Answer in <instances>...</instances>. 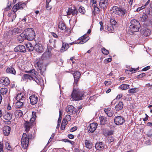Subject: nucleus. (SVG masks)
<instances>
[{"instance_id": "f257e3e1", "label": "nucleus", "mask_w": 152, "mask_h": 152, "mask_svg": "<svg viewBox=\"0 0 152 152\" xmlns=\"http://www.w3.org/2000/svg\"><path fill=\"white\" fill-rule=\"evenodd\" d=\"M26 72L28 74H25L22 77V79L25 81L28 79L30 80H33L35 81L37 84L39 83V79L40 77L39 75H38L37 73L35 71V70L33 69L31 70L26 71ZM27 81V80L26 81Z\"/></svg>"}, {"instance_id": "f03ea898", "label": "nucleus", "mask_w": 152, "mask_h": 152, "mask_svg": "<svg viewBox=\"0 0 152 152\" xmlns=\"http://www.w3.org/2000/svg\"><path fill=\"white\" fill-rule=\"evenodd\" d=\"M129 30L132 33L137 32L140 26L139 22L136 20H133L130 22Z\"/></svg>"}, {"instance_id": "7ed1b4c3", "label": "nucleus", "mask_w": 152, "mask_h": 152, "mask_svg": "<svg viewBox=\"0 0 152 152\" xmlns=\"http://www.w3.org/2000/svg\"><path fill=\"white\" fill-rule=\"evenodd\" d=\"M31 135H27L26 133H23L21 140L22 147L24 149H26L29 143V139L31 137Z\"/></svg>"}, {"instance_id": "20e7f679", "label": "nucleus", "mask_w": 152, "mask_h": 152, "mask_svg": "<svg viewBox=\"0 0 152 152\" xmlns=\"http://www.w3.org/2000/svg\"><path fill=\"white\" fill-rule=\"evenodd\" d=\"M24 32L26 39L29 41L33 40L35 38V32L32 28L26 29Z\"/></svg>"}, {"instance_id": "39448f33", "label": "nucleus", "mask_w": 152, "mask_h": 152, "mask_svg": "<svg viewBox=\"0 0 152 152\" xmlns=\"http://www.w3.org/2000/svg\"><path fill=\"white\" fill-rule=\"evenodd\" d=\"M83 95V93L78 89H74L71 95L72 99L73 100H81Z\"/></svg>"}, {"instance_id": "423d86ee", "label": "nucleus", "mask_w": 152, "mask_h": 152, "mask_svg": "<svg viewBox=\"0 0 152 152\" xmlns=\"http://www.w3.org/2000/svg\"><path fill=\"white\" fill-rule=\"evenodd\" d=\"M32 117L31 118L30 122L26 121L24 124V127L25 128V130L27 132L32 127L33 123L35 121L36 117V112H33L32 113Z\"/></svg>"}, {"instance_id": "0eeeda50", "label": "nucleus", "mask_w": 152, "mask_h": 152, "mask_svg": "<svg viewBox=\"0 0 152 152\" xmlns=\"http://www.w3.org/2000/svg\"><path fill=\"white\" fill-rule=\"evenodd\" d=\"M111 11L120 16H123L126 12V10L124 8L117 6L113 7L111 10Z\"/></svg>"}, {"instance_id": "6e6552de", "label": "nucleus", "mask_w": 152, "mask_h": 152, "mask_svg": "<svg viewBox=\"0 0 152 152\" xmlns=\"http://www.w3.org/2000/svg\"><path fill=\"white\" fill-rule=\"evenodd\" d=\"M35 66L36 68L39 69L41 74L43 75L46 70V68L43 65L42 61L39 59L36 60L35 62Z\"/></svg>"}, {"instance_id": "1a4fd4ad", "label": "nucleus", "mask_w": 152, "mask_h": 152, "mask_svg": "<svg viewBox=\"0 0 152 152\" xmlns=\"http://www.w3.org/2000/svg\"><path fill=\"white\" fill-rule=\"evenodd\" d=\"M89 39V37L88 36H86V34H85L82 36L80 37L78 39L80 40L79 42L77 43L76 41L73 42L69 43V44L72 45L73 44L78 43L79 44H82L86 42H87Z\"/></svg>"}, {"instance_id": "9d476101", "label": "nucleus", "mask_w": 152, "mask_h": 152, "mask_svg": "<svg viewBox=\"0 0 152 152\" xmlns=\"http://www.w3.org/2000/svg\"><path fill=\"white\" fill-rule=\"evenodd\" d=\"M52 50L51 48H50L49 46H48L47 49L41 56V59L42 60H45L50 58L52 56L51 53Z\"/></svg>"}, {"instance_id": "9b49d317", "label": "nucleus", "mask_w": 152, "mask_h": 152, "mask_svg": "<svg viewBox=\"0 0 152 152\" xmlns=\"http://www.w3.org/2000/svg\"><path fill=\"white\" fill-rule=\"evenodd\" d=\"M26 6V4L25 3L20 2L13 6L12 10L13 12H16L18 10L23 9Z\"/></svg>"}, {"instance_id": "f8f14e48", "label": "nucleus", "mask_w": 152, "mask_h": 152, "mask_svg": "<svg viewBox=\"0 0 152 152\" xmlns=\"http://www.w3.org/2000/svg\"><path fill=\"white\" fill-rule=\"evenodd\" d=\"M114 122L117 125H121L123 124L125 122V120L123 117L118 116L116 117L115 118Z\"/></svg>"}, {"instance_id": "ddd939ff", "label": "nucleus", "mask_w": 152, "mask_h": 152, "mask_svg": "<svg viewBox=\"0 0 152 152\" xmlns=\"http://www.w3.org/2000/svg\"><path fill=\"white\" fill-rule=\"evenodd\" d=\"M97 126V123H93L91 124L87 127L88 131L91 133L93 132L96 129Z\"/></svg>"}, {"instance_id": "4468645a", "label": "nucleus", "mask_w": 152, "mask_h": 152, "mask_svg": "<svg viewBox=\"0 0 152 152\" xmlns=\"http://www.w3.org/2000/svg\"><path fill=\"white\" fill-rule=\"evenodd\" d=\"M66 110L69 114L72 115L75 113L76 109L72 105H69L67 106Z\"/></svg>"}, {"instance_id": "2eb2a0df", "label": "nucleus", "mask_w": 152, "mask_h": 152, "mask_svg": "<svg viewBox=\"0 0 152 152\" xmlns=\"http://www.w3.org/2000/svg\"><path fill=\"white\" fill-rule=\"evenodd\" d=\"M30 103L32 105L36 104L38 102V98L34 94L32 95L29 97Z\"/></svg>"}, {"instance_id": "dca6fc26", "label": "nucleus", "mask_w": 152, "mask_h": 152, "mask_svg": "<svg viewBox=\"0 0 152 152\" xmlns=\"http://www.w3.org/2000/svg\"><path fill=\"white\" fill-rule=\"evenodd\" d=\"M34 49L39 53H42L44 50L43 47L40 44H36L34 46Z\"/></svg>"}, {"instance_id": "f3484780", "label": "nucleus", "mask_w": 152, "mask_h": 152, "mask_svg": "<svg viewBox=\"0 0 152 152\" xmlns=\"http://www.w3.org/2000/svg\"><path fill=\"white\" fill-rule=\"evenodd\" d=\"M0 83L5 86H6L10 84V81L8 77H4L0 80Z\"/></svg>"}, {"instance_id": "a211bd4d", "label": "nucleus", "mask_w": 152, "mask_h": 152, "mask_svg": "<svg viewBox=\"0 0 152 152\" xmlns=\"http://www.w3.org/2000/svg\"><path fill=\"white\" fill-rule=\"evenodd\" d=\"M95 147L97 150L102 151L105 148L104 144L102 142H97L95 145Z\"/></svg>"}, {"instance_id": "6ab92c4d", "label": "nucleus", "mask_w": 152, "mask_h": 152, "mask_svg": "<svg viewBox=\"0 0 152 152\" xmlns=\"http://www.w3.org/2000/svg\"><path fill=\"white\" fill-rule=\"evenodd\" d=\"M14 51L16 52L19 51L21 52H24L26 51V48L23 45H19L14 48Z\"/></svg>"}, {"instance_id": "aec40b11", "label": "nucleus", "mask_w": 152, "mask_h": 152, "mask_svg": "<svg viewBox=\"0 0 152 152\" xmlns=\"http://www.w3.org/2000/svg\"><path fill=\"white\" fill-rule=\"evenodd\" d=\"M66 12L67 15H77L78 13V12L77 11V10L75 9H72L70 8L68 9Z\"/></svg>"}, {"instance_id": "412c9836", "label": "nucleus", "mask_w": 152, "mask_h": 152, "mask_svg": "<svg viewBox=\"0 0 152 152\" xmlns=\"http://www.w3.org/2000/svg\"><path fill=\"white\" fill-rule=\"evenodd\" d=\"M3 130L4 135L5 136H7L10 133L11 128L8 126H6L3 128Z\"/></svg>"}, {"instance_id": "4be33fe9", "label": "nucleus", "mask_w": 152, "mask_h": 152, "mask_svg": "<svg viewBox=\"0 0 152 152\" xmlns=\"http://www.w3.org/2000/svg\"><path fill=\"white\" fill-rule=\"evenodd\" d=\"M108 5L107 0H100L99 3V5L102 8L105 9Z\"/></svg>"}, {"instance_id": "5701e85b", "label": "nucleus", "mask_w": 152, "mask_h": 152, "mask_svg": "<svg viewBox=\"0 0 152 152\" xmlns=\"http://www.w3.org/2000/svg\"><path fill=\"white\" fill-rule=\"evenodd\" d=\"M80 72H76L74 73L73 75L74 77V84L75 85L77 84V82L80 77Z\"/></svg>"}, {"instance_id": "b1692460", "label": "nucleus", "mask_w": 152, "mask_h": 152, "mask_svg": "<svg viewBox=\"0 0 152 152\" xmlns=\"http://www.w3.org/2000/svg\"><path fill=\"white\" fill-rule=\"evenodd\" d=\"M105 113L109 117H110L113 115L114 113L111 108L110 107H108L107 108H105L104 109Z\"/></svg>"}, {"instance_id": "393cba45", "label": "nucleus", "mask_w": 152, "mask_h": 152, "mask_svg": "<svg viewBox=\"0 0 152 152\" xmlns=\"http://www.w3.org/2000/svg\"><path fill=\"white\" fill-rule=\"evenodd\" d=\"M21 32V30L18 28H15L12 31L9 30L8 32V35L9 36L11 35L14 33L18 34Z\"/></svg>"}, {"instance_id": "a878e982", "label": "nucleus", "mask_w": 152, "mask_h": 152, "mask_svg": "<svg viewBox=\"0 0 152 152\" xmlns=\"http://www.w3.org/2000/svg\"><path fill=\"white\" fill-rule=\"evenodd\" d=\"M69 47V44L63 42L62 46L61 49L60 51L61 52H63L67 50Z\"/></svg>"}, {"instance_id": "bb28decb", "label": "nucleus", "mask_w": 152, "mask_h": 152, "mask_svg": "<svg viewBox=\"0 0 152 152\" xmlns=\"http://www.w3.org/2000/svg\"><path fill=\"white\" fill-rule=\"evenodd\" d=\"M25 98V96L24 93H20L18 94L16 99L17 101H23L24 100Z\"/></svg>"}, {"instance_id": "cd10ccee", "label": "nucleus", "mask_w": 152, "mask_h": 152, "mask_svg": "<svg viewBox=\"0 0 152 152\" xmlns=\"http://www.w3.org/2000/svg\"><path fill=\"white\" fill-rule=\"evenodd\" d=\"M99 118L100 124L101 125H104L107 123V120L106 117L104 116H102L100 117Z\"/></svg>"}, {"instance_id": "c85d7f7f", "label": "nucleus", "mask_w": 152, "mask_h": 152, "mask_svg": "<svg viewBox=\"0 0 152 152\" xmlns=\"http://www.w3.org/2000/svg\"><path fill=\"white\" fill-rule=\"evenodd\" d=\"M85 144V146L87 148L90 149L92 146V144L91 142L89 140H86Z\"/></svg>"}, {"instance_id": "c756f323", "label": "nucleus", "mask_w": 152, "mask_h": 152, "mask_svg": "<svg viewBox=\"0 0 152 152\" xmlns=\"http://www.w3.org/2000/svg\"><path fill=\"white\" fill-rule=\"evenodd\" d=\"M6 72L7 73L12 74L15 75L16 71L15 69L12 67L7 68L6 70Z\"/></svg>"}, {"instance_id": "7c9ffc66", "label": "nucleus", "mask_w": 152, "mask_h": 152, "mask_svg": "<svg viewBox=\"0 0 152 152\" xmlns=\"http://www.w3.org/2000/svg\"><path fill=\"white\" fill-rule=\"evenodd\" d=\"M25 37L24 32H23L18 37L17 39L20 42H21L23 41L24 39H26V37Z\"/></svg>"}, {"instance_id": "2f4dec72", "label": "nucleus", "mask_w": 152, "mask_h": 152, "mask_svg": "<svg viewBox=\"0 0 152 152\" xmlns=\"http://www.w3.org/2000/svg\"><path fill=\"white\" fill-rule=\"evenodd\" d=\"M123 107V103L122 102H120L118 104L115 106V109L116 110H119L122 109Z\"/></svg>"}, {"instance_id": "473e14b6", "label": "nucleus", "mask_w": 152, "mask_h": 152, "mask_svg": "<svg viewBox=\"0 0 152 152\" xmlns=\"http://www.w3.org/2000/svg\"><path fill=\"white\" fill-rule=\"evenodd\" d=\"M151 31L148 29H145L143 30L142 32L144 36L147 37L150 35Z\"/></svg>"}, {"instance_id": "72a5a7b5", "label": "nucleus", "mask_w": 152, "mask_h": 152, "mask_svg": "<svg viewBox=\"0 0 152 152\" xmlns=\"http://www.w3.org/2000/svg\"><path fill=\"white\" fill-rule=\"evenodd\" d=\"M49 42L50 43V45L48 46H49L50 48H51L52 49L53 48L55 47V44L56 42V40L50 39L49 40Z\"/></svg>"}, {"instance_id": "f704fd0d", "label": "nucleus", "mask_w": 152, "mask_h": 152, "mask_svg": "<svg viewBox=\"0 0 152 152\" xmlns=\"http://www.w3.org/2000/svg\"><path fill=\"white\" fill-rule=\"evenodd\" d=\"M26 46L27 50L29 51H32L34 49V48L32 44L30 42L27 43L26 45Z\"/></svg>"}, {"instance_id": "c9c22d12", "label": "nucleus", "mask_w": 152, "mask_h": 152, "mask_svg": "<svg viewBox=\"0 0 152 152\" xmlns=\"http://www.w3.org/2000/svg\"><path fill=\"white\" fill-rule=\"evenodd\" d=\"M15 116L17 118H20L23 115L22 112L20 110H17L15 112Z\"/></svg>"}, {"instance_id": "e433bc0d", "label": "nucleus", "mask_w": 152, "mask_h": 152, "mask_svg": "<svg viewBox=\"0 0 152 152\" xmlns=\"http://www.w3.org/2000/svg\"><path fill=\"white\" fill-rule=\"evenodd\" d=\"M12 117V115L10 113H7L4 116V118L7 120H10Z\"/></svg>"}, {"instance_id": "4c0bfd02", "label": "nucleus", "mask_w": 152, "mask_h": 152, "mask_svg": "<svg viewBox=\"0 0 152 152\" xmlns=\"http://www.w3.org/2000/svg\"><path fill=\"white\" fill-rule=\"evenodd\" d=\"M58 27L59 28L62 30H64L66 28V26L62 22L59 23Z\"/></svg>"}, {"instance_id": "58836bf2", "label": "nucleus", "mask_w": 152, "mask_h": 152, "mask_svg": "<svg viewBox=\"0 0 152 152\" xmlns=\"http://www.w3.org/2000/svg\"><path fill=\"white\" fill-rule=\"evenodd\" d=\"M23 104V102L20 101H18L16 102L15 104V107L16 108H18L21 107Z\"/></svg>"}, {"instance_id": "ea45409f", "label": "nucleus", "mask_w": 152, "mask_h": 152, "mask_svg": "<svg viewBox=\"0 0 152 152\" xmlns=\"http://www.w3.org/2000/svg\"><path fill=\"white\" fill-rule=\"evenodd\" d=\"M129 85L126 84H122L120 86V88L122 90H126L129 88Z\"/></svg>"}, {"instance_id": "a19ab883", "label": "nucleus", "mask_w": 152, "mask_h": 152, "mask_svg": "<svg viewBox=\"0 0 152 152\" xmlns=\"http://www.w3.org/2000/svg\"><path fill=\"white\" fill-rule=\"evenodd\" d=\"M7 89L6 88H2L0 90L1 93L3 95L5 94L7 92Z\"/></svg>"}, {"instance_id": "79ce46f5", "label": "nucleus", "mask_w": 152, "mask_h": 152, "mask_svg": "<svg viewBox=\"0 0 152 152\" xmlns=\"http://www.w3.org/2000/svg\"><path fill=\"white\" fill-rule=\"evenodd\" d=\"M102 52L103 54L105 55H107L109 53L108 51L106 49L104 48H102Z\"/></svg>"}, {"instance_id": "37998d69", "label": "nucleus", "mask_w": 152, "mask_h": 152, "mask_svg": "<svg viewBox=\"0 0 152 152\" xmlns=\"http://www.w3.org/2000/svg\"><path fill=\"white\" fill-rule=\"evenodd\" d=\"M59 117L58 120V124H60L61 120V115H62V112L61 110H59Z\"/></svg>"}, {"instance_id": "c03bdc74", "label": "nucleus", "mask_w": 152, "mask_h": 152, "mask_svg": "<svg viewBox=\"0 0 152 152\" xmlns=\"http://www.w3.org/2000/svg\"><path fill=\"white\" fill-rule=\"evenodd\" d=\"M79 11L80 13L83 14H84L86 12L84 8L82 7H80L79 9Z\"/></svg>"}, {"instance_id": "a18cd8bd", "label": "nucleus", "mask_w": 152, "mask_h": 152, "mask_svg": "<svg viewBox=\"0 0 152 152\" xmlns=\"http://www.w3.org/2000/svg\"><path fill=\"white\" fill-rule=\"evenodd\" d=\"M137 88H132L129 90V92L130 93L134 94L137 92Z\"/></svg>"}, {"instance_id": "49530a36", "label": "nucleus", "mask_w": 152, "mask_h": 152, "mask_svg": "<svg viewBox=\"0 0 152 152\" xmlns=\"http://www.w3.org/2000/svg\"><path fill=\"white\" fill-rule=\"evenodd\" d=\"M107 28V30L109 31H113L114 29L113 26L111 25L108 26Z\"/></svg>"}, {"instance_id": "de8ad7c7", "label": "nucleus", "mask_w": 152, "mask_h": 152, "mask_svg": "<svg viewBox=\"0 0 152 152\" xmlns=\"http://www.w3.org/2000/svg\"><path fill=\"white\" fill-rule=\"evenodd\" d=\"M107 140L109 143H111L114 141V138L112 137H109Z\"/></svg>"}, {"instance_id": "09e8293b", "label": "nucleus", "mask_w": 152, "mask_h": 152, "mask_svg": "<svg viewBox=\"0 0 152 152\" xmlns=\"http://www.w3.org/2000/svg\"><path fill=\"white\" fill-rule=\"evenodd\" d=\"M71 118V116L69 115H67L66 116L64 119L66 121H69L70 120Z\"/></svg>"}, {"instance_id": "8fccbe9b", "label": "nucleus", "mask_w": 152, "mask_h": 152, "mask_svg": "<svg viewBox=\"0 0 152 152\" xmlns=\"http://www.w3.org/2000/svg\"><path fill=\"white\" fill-rule=\"evenodd\" d=\"M148 17L147 15L145 13H144L142 16V18L143 19V21H145L148 18Z\"/></svg>"}, {"instance_id": "3c124183", "label": "nucleus", "mask_w": 152, "mask_h": 152, "mask_svg": "<svg viewBox=\"0 0 152 152\" xmlns=\"http://www.w3.org/2000/svg\"><path fill=\"white\" fill-rule=\"evenodd\" d=\"M94 9V12H93V13L94 14V12L97 14H98L99 12V8L97 7H96Z\"/></svg>"}, {"instance_id": "603ef678", "label": "nucleus", "mask_w": 152, "mask_h": 152, "mask_svg": "<svg viewBox=\"0 0 152 152\" xmlns=\"http://www.w3.org/2000/svg\"><path fill=\"white\" fill-rule=\"evenodd\" d=\"M110 21L111 24V25H112V26L115 25L116 23L115 20L113 19H111Z\"/></svg>"}, {"instance_id": "864d4df0", "label": "nucleus", "mask_w": 152, "mask_h": 152, "mask_svg": "<svg viewBox=\"0 0 152 152\" xmlns=\"http://www.w3.org/2000/svg\"><path fill=\"white\" fill-rule=\"evenodd\" d=\"M0 152H3V143L0 142Z\"/></svg>"}, {"instance_id": "5fc2aeb1", "label": "nucleus", "mask_w": 152, "mask_h": 152, "mask_svg": "<svg viewBox=\"0 0 152 152\" xmlns=\"http://www.w3.org/2000/svg\"><path fill=\"white\" fill-rule=\"evenodd\" d=\"M13 12V15L12 16V18H12V21H13V20L15 19V18L16 17V14L15 13L16 12Z\"/></svg>"}, {"instance_id": "6e6d98bb", "label": "nucleus", "mask_w": 152, "mask_h": 152, "mask_svg": "<svg viewBox=\"0 0 152 152\" xmlns=\"http://www.w3.org/2000/svg\"><path fill=\"white\" fill-rule=\"evenodd\" d=\"M112 60V58H108L104 60V62L105 63L107 64L108 63V62L111 61Z\"/></svg>"}, {"instance_id": "4d7b16f0", "label": "nucleus", "mask_w": 152, "mask_h": 152, "mask_svg": "<svg viewBox=\"0 0 152 152\" xmlns=\"http://www.w3.org/2000/svg\"><path fill=\"white\" fill-rule=\"evenodd\" d=\"M65 122L64 121H63L62 123L61 126V130H63L65 128V127L66 125H64V122Z\"/></svg>"}, {"instance_id": "13d9d810", "label": "nucleus", "mask_w": 152, "mask_h": 152, "mask_svg": "<svg viewBox=\"0 0 152 152\" xmlns=\"http://www.w3.org/2000/svg\"><path fill=\"white\" fill-rule=\"evenodd\" d=\"M74 150L75 152H85V151L83 149H79L75 148Z\"/></svg>"}, {"instance_id": "bf43d9fd", "label": "nucleus", "mask_w": 152, "mask_h": 152, "mask_svg": "<svg viewBox=\"0 0 152 152\" xmlns=\"http://www.w3.org/2000/svg\"><path fill=\"white\" fill-rule=\"evenodd\" d=\"M104 83L106 86H108L111 84V82L110 81H105Z\"/></svg>"}, {"instance_id": "052dcab7", "label": "nucleus", "mask_w": 152, "mask_h": 152, "mask_svg": "<svg viewBox=\"0 0 152 152\" xmlns=\"http://www.w3.org/2000/svg\"><path fill=\"white\" fill-rule=\"evenodd\" d=\"M145 75V73H142L137 76L138 78H140L144 77Z\"/></svg>"}, {"instance_id": "680f3d73", "label": "nucleus", "mask_w": 152, "mask_h": 152, "mask_svg": "<svg viewBox=\"0 0 152 152\" xmlns=\"http://www.w3.org/2000/svg\"><path fill=\"white\" fill-rule=\"evenodd\" d=\"M46 8L47 10H50L51 9L52 7L49 5V4H46Z\"/></svg>"}, {"instance_id": "e2e57ef3", "label": "nucleus", "mask_w": 152, "mask_h": 152, "mask_svg": "<svg viewBox=\"0 0 152 152\" xmlns=\"http://www.w3.org/2000/svg\"><path fill=\"white\" fill-rule=\"evenodd\" d=\"M77 129V128L76 126H74L72 128L70 129V131L71 132H72L75 131Z\"/></svg>"}, {"instance_id": "0e129e2a", "label": "nucleus", "mask_w": 152, "mask_h": 152, "mask_svg": "<svg viewBox=\"0 0 152 152\" xmlns=\"http://www.w3.org/2000/svg\"><path fill=\"white\" fill-rule=\"evenodd\" d=\"M150 66H147L146 67L144 68H143L142 69V71H146L148 70V69H150Z\"/></svg>"}, {"instance_id": "69168bd1", "label": "nucleus", "mask_w": 152, "mask_h": 152, "mask_svg": "<svg viewBox=\"0 0 152 152\" xmlns=\"http://www.w3.org/2000/svg\"><path fill=\"white\" fill-rule=\"evenodd\" d=\"M99 24L100 25V30L102 31V30L103 29V23L102 22H99Z\"/></svg>"}, {"instance_id": "338daca9", "label": "nucleus", "mask_w": 152, "mask_h": 152, "mask_svg": "<svg viewBox=\"0 0 152 152\" xmlns=\"http://www.w3.org/2000/svg\"><path fill=\"white\" fill-rule=\"evenodd\" d=\"M113 131L112 130H110L107 132V135H110L113 134Z\"/></svg>"}, {"instance_id": "774afa93", "label": "nucleus", "mask_w": 152, "mask_h": 152, "mask_svg": "<svg viewBox=\"0 0 152 152\" xmlns=\"http://www.w3.org/2000/svg\"><path fill=\"white\" fill-rule=\"evenodd\" d=\"M122 97V94H118V95L116 97V99H118L120 98H121Z\"/></svg>"}]
</instances>
